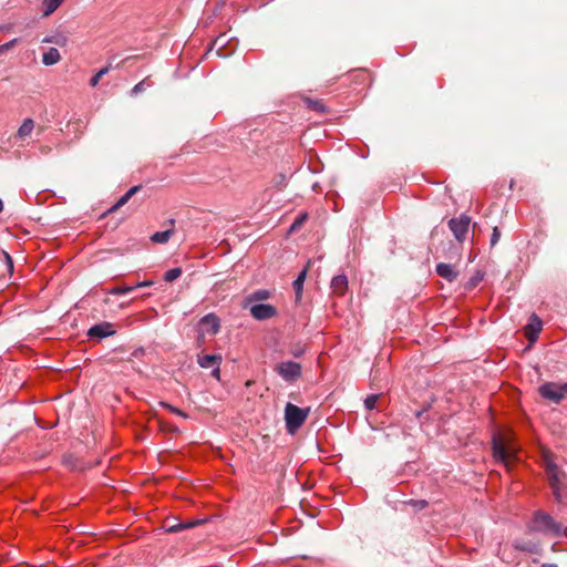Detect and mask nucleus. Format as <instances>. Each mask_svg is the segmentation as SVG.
Masks as SVG:
<instances>
[{"label": "nucleus", "instance_id": "ea45409f", "mask_svg": "<svg viewBox=\"0 0 567 567\" xmlns=\"http://www.w3.org/2000/svg\"><path fill=\"white\" fill-rule=\"evenodd\" d=\"M542 567H557L555 564H543Z\"/></svg>", "mask_w": 567, "mask_h": 567}, {"label": "nucleus", "instance_id": "cd10ccee", "mask_svg": "<svg viewBox=\"0 0 567 567\" xmlns=\"http://www.w3.org/2000/svg\"><path fill=\"white\" fill-rule=\"evenodd\" d=\"M307 103L311 110H315L317 112L323 113L326 110L324 105L320 101H313V100L308 99Z\"/></svg>", "mask_w": 567, "mask_h": 567}, {"label": "nucleus", "instance_id": "7ed1b4c3", "mask_svg": "<svg viewBox=\"0 0 567 567\" xmlns=\"http://www.w3.org/2000/svg\"><path fill=\"white\" fill-rule=\"evenodd\" d=\"M545 471L549 481V485L553 489L555 498L561 501V488L564 486V472L550 460L545 461Z\"/></svg>", "mask_w": 567, "mask_h": 567}, {"label": "nucleus", "instance_id": "f704fd0d", "mask_svg": "<svg viewBox=\"0 0 567 567\" xmlns=\"http://www.w3.org/2000/svg\"><path fill=\"white\" fill-rule=\"evenodd\" d=\"M152 285H153V281L145 280V281L137 282L134 287L136 289V288H141V287H150Z\"/></svg>", "mask_w": 567, "mask_h": 567}, {"label": "nucleus", "instance_id": "4be33fe9", "mask_svg": "<svg viewBox=\"0 0 567 567\" xmlns=\"http://www.w3.org/2000/svg\"><path fill=\"white\" fill-rule=\"evenodd\" d=\"M173 235V229L156 231L152 235L151 240L156 244H166Z\"/></svg>", "mask_w": 567, "mask_h": 567}, {"label": "nucleus", "instance_id": "72a5a7b5", "mask_svg": "<svg viewBox=\"0 0 567 567\" xmlns=\"http://www.w3.org/2000/svg\"><path fill=\"white\" fill-rule=\"evenodd\" d=\"M303 353H305V349H303V348H296V349L291 350V354H292L295 358H299V357H301Z\"/></svg>", "mask_w": 567, "mask_h": 567}, {"label": "nucleus", "instance_id": "9d476101", "mask_svg": "<svg viewBox=\"0 0 567 567\" xmlns=\"http://www.w3.org/2000/svg\"><path fill=\"white\" fill-rule=\"evenodd\" d=\"M542 328H543V321L536 313H533L529 317L528 323L526 324V327L524 329V336L526 337V339L529 342L533 343L538 339Z\"/></svg>", "mask_w": 567, "mask_h": 567}, {"label": "nucleus", "instance_id": "b1692460", "mask_svg": "<svg viewBox=\"0 0 567 567\" xmlns=\"http://www.w3.org/2000/svg\"><path fill=\"white\" fill-rule=\"evenodd\" d=\"M135 289L133 286H122V287H115L110 290V293L112 295H126L132 292Z\"/></svg>", "mask_w": 567, "mask_h": 567}, {"label": "nucleus", "instance_id": "e433bc0d", "mask_svg": "<svg viewBox=\"0 0 567 567\" xmlns=\"http://www.w3.org/2000/svg\"><path fill=\"white\" fill-rule=\"evenodd\" d=\"M199 524L197 520L188 522L186 524H183V529L195 527Z\"/></svg>", "mask_w": 567, "mask_h": 567}, {"label": "nucleus", "instance_id": "f257e3e1", "mask_svg": "<svg viewBox=\"0 0 567 567\" xmlns=\"http://www.w3.org/2000/svg\"><path fill=\"white\" fill-rule=\"evenodd\" d=\"M529 533H539L545 536L561 537L565 535L563 524L556 522L548 513L537 509L533 513V517L527 523Z\"/></svg>", "mask_w": 567, "mask_h": 567}, {"label": "nucleus", "instance_id": "6ab92c4d", "mask_svg": "<svg viewBox=\"0 0 567 567\" xmlns=\"http://www.w3.org/2000/svg\"><path fill=\"white\" fill-rule=\"evenodd\" d=\"M269 298H270V291L269 290H267V289H258V290L251 292L249 296H247L246 303L250 305L252 302L267 300Z\"/></svg>", "mask_w": 567, "mask_h": 567}, {"label": "nucleus", "instance_id": "393cba45", "mask_svg": "<svg viewBox=\"0 0 567 567\" xmlns=\"http://www.w3.org/2000/svg\"><path fill=\"white\" fill-rule=\"evenodd\" d=\"M379 395L378 394H371L364 400V408L369 411L375 409L377 402H378Z\"/></svg>", "mask_w": 567, "mask_h": 567}, {"label": "nucleus", "instance_id": "423d86ee", "mask_svg": "<svg viewBox=\"0 0 567 567\" xmlns=\"http://www.w3.org/2000/svg\"><path fill=\"white\" fill-rule=\"evenodd\" d=\"M223 358L220 354H197V363L203 369H213L212 377L219 380L220 378V364Z\"/></svg>", "mask_w": 567, "mask_h": 567}, {"label": "nucleus", "instance_id": "c756f323", "mask_svg": "<svg viewBox=\"0 0 567 567\" xmlns=\"http://www.w3.org/2000/svg\"><path fill=\"white\" fill-rule=\"evenodd\" d=\"M308 218V214H301L299 215L295 221L292 223V225L290 226V231H293L296 230L297 228H299Z\"/></svg>", "mask_w": 567, "mask_h": 567}, {"label": "nucleus", "instance_id": "6e6552de", "mask_svg": "<svg viewBox=\"0 0 567 567\" xmlns=\"http://www.w3.org/2000/svg\"><path fill=\"white\" fill-rule=\"evenodd\" d=\"M250 315L258 321L271 319L277 316V309L269 303H254L249 308Z\"/></svg>", "mask_w": 567, "mask_h": 567}, {"label": "nucleus", "instance_id": "412c9836", "mask_svg": "<svg viewBox=\"0 0 567 567\" xmlns=\"http://www.w3.org/2000/svg\"><path fill=\"white\" fill-rule=\"evenodd\" d=\"M34 128V122L31 118H25L18 130V137L24 138L31 134Z\"/></svg>", "mask_w": 567, "mask_h": 567}, {"label": "nucleus", "instance_id": "5701e85b", "mask_svg": "<svg viewBox=\"0 0 567 567\" xmlns=\"http://www.w3.org/2000/svg\"><path fill=\"white\" fill-rule=\"evenodd\" d=\"M181 275H182L181 268H178V267L172 268L165 272L164 280L167 282H172V281L176 280L177 278H179Z\"/></svg>", "mask_w": 567, "mask_h": 567}, {"label": "nucleus", "instance_id": "bb28decb", "mask_svg": "<svg viewBox=\"0 0 567 567\" xmlns=\"http://www.w3.org/2000/svg\"><path fill=\"white\" fill-rule=\"evenodd\" d=\"M109 72L107 68L101 69L96 74H94L90 80L91 86H96L103 75H105Z\"/></svg>", "mask_w": 567, "mask_h": 567}, {"label": "nucleus", "instance_id": "9b49d317", "mask_svg": "<svg viewBox=\"0 0 567 567\" xmlns=\"http://www.w3.org/2000/svg\"><path fill=\"white\" fill-rule=\"evenodd\" d=\"M493 456L504 463V464H507L511 456H512V452L508 450V447L505 445V443L503 442L502 437L498 436V435H494L493 436Z\"/></svg>", "mask_w": 567, "mask_h": 567}, {"label": "nucleus", "instance_id": "1a4fd4ad", "mask_svg": "<svg viewBox=\"0 0 567 567\" xmlns=\"http://www.w3.org/2000/svg\"><path fill=\"white\" fill-rule=\"evenodd\" d=\"M540 395L555 403H559L564 399V393L559 384L547 382L539 388Z\"/></svg>", "mask_w": 567, "mask_h": 567}, {"label": "nucleus", "instance_id": "f03ea898", "mask_svg": "<svg viewBox=\"0 0 567 567\" xmlns=\"http://www.w3.org/2000/svg\"><path fill=\"white\" fill-rule=\"evenodd\" d=\"M309 414V409H301L292 403L285 406V421L287 432L295 434L305 423Z\"/></svg>", "mask_w": 567, "mask_h": 567}, {"label": "nucleus", "instance_id": "39448f33", "mask_svg": "<svg viewBox=\"0 0 567 567\" xmlns=\"http://www.w3.org/2000/svg\"><path fill=\"white\" fill-rule=\"evenodd\" d=\"M470 224L471 218L465 214L449 220V228L458 243H463L465 240Z\"/></svg>", "mask_w": 567, "mask_h": 567}, {"label": "nucleus", "instance_id": "2f4dec72", "mask_svg": "<svg viewBox=\"0 0 567 567\" xmlns=\"http://www.w3.org/2000/svg\"><path fill=\"white\" fill-rule=\"evenodd\" d=\"M146 89V81L143 80L134 85V87L131 90V95H137L138 93L143 92Z\"/></svg>", "mask_w": 567, "mask_h": 567}, {"label": "nucleus", "instance_id": "7c9ffc66", "mask_svg": "<svg viewBox=\"0 0 567 567\" xmlns=\"http://www.w3.org/2000/svg\"><path fill=\"white\" fill-rule=\"evenodd\" d=\"M226 43V38L224 34H220L219 37H217L214 41V47L217 48V54L218 55H221V53H219V51L223 49V47L225 45Z\"/></svg>", "mask_w": 567, "mask_h": 567}, {"label": "nucleus", "instance_id": "a878e982", "mask_svg": "<svg viewBox=\"0 0 567 567\" xmlns=\"http://www.w3.org/2000/svg\"><path fill=\"white\" fill-rule=\"evenodd\" d=\"M162 405L167 409L169 412L178 415V416H182L184 419H188V414L182 410H179L178 408H175L173 406L172 404L169 403H165V402H162Z\"/></svg>", "mask_w": 567, "mask_h": 567}, {"label": "nucleus", "instance_id": "dca6fc26", "mask_svg": "<svg viewBox=\"0 0 567 567\" xmlns=\"http://www.w3.org/2000/svg\"><path fill=\"white\" fill-rule=\"evenodd\" d=\"M142 188L141 185H136L131 187L123 196L118 198V200L110 208V212H114L120 207L124 206L133 195H135Z\"/></svg>", "mask_w": 567, "mask_h": 567}, {"label": "nucleus", "instance_id": "c85d7f7f", "mask_svg": "<svg viewBox=\"0 0 567 567\" xmlns=\"http://www.w3.org/2000/svg\"><path fill=\"white\" fill-rule=\"evenodd\" d=\"M408 504H410L411 506H413L417 511H422L425 507H427V505H429L427 501H425V499H410L408 502Z\"/></svg>", "mask_w": 567, "mask_h": 567}, {"label": "nucleus", "instance_id": "ddd939ff", "mask_svg": "<svg viewBox=\"0 0 567 567\" xmlns=\"http://www.w3.org/2000/svg\"><path fill=\"white\" fill-rule=\"evenodd\" d=\"M513 547L516 550L537 554L539 551V545L530 539L518 538L513 542Z\"/></svg>", "mask_w": 567, "mask_h": 567}, {"label": "nucleus", "instance_id": "c9c22d12", "mask_svg": "<svg viewBox=\"0 0 567 567\" xmlns=\"http://www.w3.org/2000/svg\"><path fill=\"white\" fill-rule=\"evenodd\" d=\"M167 530L169 533H176V532L183 530V524H177V525L171 526V527H168Z\"/></svg>", "mask_w": 567, "mask_h": 567}, {"label": "nucleus", "instance_id": "f3484780", "mask_svg": "<svg viewBox=\"0 0 567 567\" xmlns=\"http://www.w3.org/2000/svg\"><path fill=\"white\" fill-rule=\"evenodd\" d=\"M306 276L307 269H302L292 284L297 302L301 299Z\"/></svg>", "mask_w": 567, "mask_h": 567}, {"label": "nucleus", "instance_id": "4c0bfd02", "mask_svg": "<svg viewBox=\"0 0 567 567\" xmlns=\"http://www.w3.org/2000/svg\"><path fill=\"white\" fill-rule=\"evenodd\" d=\"M6 259L8 261L9 268L12 269L13 268V262H12L11 257L8 254H6Z\"/></svg>", "mask_w": 567, "mask_h": 567}, {"label": "nucleus", "instance_id": "f8f14e48", "mask_svg": "<svg viewBox=\"0 0 567 567\" xmlns=\"http://www.w3.org/2000/svg\"><path fill=\"white\" fill-rule=\"evenodd\" d=\"M199 327L203 331L214 336L220 329V321L215 313H208L200 319Z\"/></svg>", "mask_w": 567, "mask_h": 567}, {"label": "nucleus", "instance_id": "58836bf2", "mask_svg": "<svg viewBox=\"0 0 567 567\" xmlns=\"http://www.w3.org/2000/svg\"><path fill=\"white\" fill-rule=\"evenodd\" d=\"M559 386H560V389H561V391H563V393H564V396H565V395H566V393H567V383L559 384Z\"/></svg>", "mask_w": 567, "mask_h": 567}, {"label": "nucleus", "instance_id": "a211bd4d", "mask_svg": "<svg viewBox=\"0 0 567 567\" xmlns=\"http://www.w3.org/2000/svg\"><path fill=\"white\" fill-rule=\"evenodd\" d=\"M60 52L55 48H50L47 52L43 53L42 63L44 65H53L60 61Z\"/></svg>", "mask_w": 567, "mask_h": 567}, {"label": "nucleus", "instance_id": "2eb2a0df", "mask_svg": "<svg viewBox=\"0 0 567 567\" xmlns=\"http://www.w3.org/2000/svg\"><path fill=\"white\" fill-rule=\"evenodd\" d=\"M436 272L440 277L444 278L450 282L454 281L458 275L457 270H455L453 265L443 262L437 264Z\"/></svg>", "mask_w": 567, "mask_h": 567}, {"label": "nucleus", "instance_id": "aec40b11", "mask_svg": "<svg viewBox=\"0 0 567 567\" xmlns=\"http://www.w3.org/2000/svg\"><path fill=\"white\" fill-rule=\"evenodd\" d=\"M63 2V0H43L42 2V9H43V16H50L52 14Z\"/></svg>", "mask_w": 567, "mask_h": 567}, {"label": "nucleus", "instance_id": "473e14b6", "mask_svg": "<svg viewBox=\"0 0 567 567\" xmlns=\"http://www.w3.org/2000/svg\"><path fill=\"white\" fill-rule=\"evenodd\" d=\"M499 237H501V231L498 230L497 227H494L492 236H491V246H495L498 243Z\"/></svg>", "mask_w": 567, "mask_h": 567}, {"label": "nucleus", "instance_id": "20e7f679", "mask_svg": "<svg viewBox=\"0 0 567 567\" xmlns=\"http://www.w3.org/2000/svg\"><path fill=\"white\" fill-rule=\"evenodd\" d=\"M274 370L284 381L288 383L296 382L302 374L301 364L291 360L278 363Z\"/></svg>", "mask_w": 567, "mask_h": 567}, {"label": "nucleus", "instance_id": "0eeeda50", "mask_svg": "<svg viewBox=\"0 0 567 567\" xmlns=\"http://www.w3.org/2000/svg\"><path fill=\"white\" fill-rule=\"evenodd\" d=\"M116 333L113 323L104 321L97 324L92 326L89 331L87 336L91 340L100 341L104 338L114 336Z\"/></svg>", "mask_w": 567, "mask_h": 567}, {"label": "nucleus", "instance_id": "4468645a", "mask_svg": "<svg viewBox=\"0 0 567 567\" xmlns=\"http://www.w3.org/2000/svg\"><path fill=\"white\" fill-rule=\"evenodd\" d=\"M330 287L337 296H343L348 289V278L346 275H337L332 278Z\"/></svg>", "mask_w": 567, "mask_h": 567}]
</instances>
